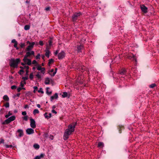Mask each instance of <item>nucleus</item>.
Returning <instances> with one entry per match:
<instances>
[{
  "instance_id": "obj_1",
  "label": "nucleus",
  "mask_w": 159,
  "mask_h": 159,
  "mask_svg": "<svg viewBox=\"0 0 159 159\" xmlns=\"http://www.w3.org/2000/svg\"><path fill=\"white\" fill-rule=\"evenodd\" d=\"M76 125V123H73L68 126V128L66 129L64 134V139L66 140L68 139L69 135L74 131Z\"/></svg>"
},
{
  "instance_id": "obj_2",
  "label": "nucleus",
  "mask_w": 159,
  "mask_h": 159,
  "mask_svg": "<svg viewBox=\"0 0 159 159\" xmlns=\"http://www.w3.org/2000/svg\"><path fill=\"white\" fill-rule=\"evenodd\" d=\"M19 58H17L16 59H12L10 61V65L11 67L13 68H17L18 63L20 62Z\"/></svg>"
},
{
  "instance_id": "obj_3",
  "label": "nucleus",
  "mask_w": 159,
  "mask_h": 159,
  "mask_svg": "<svg viewBox=\"0 0 159 159\" xmlns=\"http://www.w3.org/2000/svg\"><path fill=\"white\" fill-rule=\"evenodd\" d=\"M140 8L141 11V13L145 14L148 12V8L144 4H142L140 5Z\"/></svg>"
},
{
  "instance_id": "obj_4",
  "label": "nucleus",
  "mask_w": 159,
  "mask_h": 159,
  "mask_svg": "<svg viewBox=\"0 0 159 159\" xmlns=\"http://www.w3.org/2000/svg\"><path fill=\"white\" fill-rule=\"evenodd\" d=\"M16 119V117L13 116L10 117H9L5 121V122L6 124H8L10 123L12 121Z\"/></svg>"
},
{
  "instance_id": "obj_5",
  "label": "nucleus",
  "mask_w": 159,
  "mask_h": 159,
  "mask_svg": "<svg viewBox=\"0 0 159 159\" xmlns=\"http://www.w3.org/2000/svg\"><path fill=\"white\" fill-rule=\"evenodd\" d=\"M80 15L81 13L80 12L74 13L72 16L73 20L74 21H75Z\"/></svg>"
},
{
  "instance_id": "obj_6",
  "label": "nucleus",
  "mask_w": 159,
  "mask_h": 159,
  "mask_svg": "<svg viewBox=\"0 0 159 159\" xmlns=\"http://www.w3.org/2000/svg\"><path fill=\"white\" fill-rule=\"evenodd\" d=\"M27 57L24 56L23 60L25 64L30 66L31 64V61L30 59L27 58Z\"/></svg>"
},
{
  "instance_id": "obj_7",
  "label": "nucleus",
  "mask_w": 159,
  "mask_h": 159,
  "mask_svg": "<svg viewBox=\"0 0 159 159\" xmlns=\"http://www.w3.org/2000/svg\"><path fill=\"white\" fill-rule=\"evenodd\" d=\"M30 125L32 128H34L36 127L35 121L33 119H30Z\"/></svg>"
},
{
  "instance_id": "obj_8",
  "label": "nucleus",
  "mask_w": 159,
  "mask_h": 159,
  "mask_svg": "<svg viewBox=\"0 0 159 159\" xmlns=\"http://www.w3.org/2000/svg\"><path fill=\"white\" fill-rule=\"evenodd\" d=\"M35 44L34 42H32L26 48V50L27 51H30L33 48Z\"/></svg>"
},
{
  "instance_id": "obj_9",
  "label": "nucleus",
  "mask_w": 159,
  "mask_h": 159,
  "mask_svg": "<svg viewBox=\"0 0 159 159\" xmlns=\"http://www.w3.org/2000/svg\"><path fill=\"white\" fill-rule=\"evenodd\" d=\"M65 54L63 51H61L58 54V57L59 59H61L65 57Z\"/></svg>"
},
{
  "instance_id": "obj_10",
  "label": "nucleus",
  "mask_w": 159,
  "mask_h": 159,
  "mask_svg": "<svg viewBox=\"0 0 159 159\" xmlns=\"http://www.w3.org/2000/svg\"><path fill=\"white\" fill-rule=\"evenodd\" d=\"M49 48L48 46H47L45 50V56L48 57H49V55L50 53V52L49 51Z\"/></svg>"
},
{
  "instance_id": "obj_11",
  "label": "nucleus",
  "mask_w": 159,
  "mask_h": 159,
  "mask_svg": "<svg viewBox=\"0 0 159 159\" xmlns=\"http://www.w3.org/2000/svg\"><path fill=\"white\" fill-rule=\"evenodd\" d=\"M26 132L27 134H31L34 133V130L32 128H28L26 130Z\"/></svg>"
},
{
  "instance_id": "obj_12",
  "label": "nucleus",
  "mask_w": 159,
  "mask_h": 159,
  "mask_svg": "<svg viewBox=\"0 0 159 159\" xmlns=\"http://www.w3.org/2000/svg\"><path fill=\"white\" fill-rule=\"evenodd\" d=\"M34 51H31L27 52H26V54L25 55V57H28L31 55H34Z\"/></svg>"
},
{
  "instance_id": "obj_13",
  "label": "nucleus",
  "mask_w": 159,
  "mask_h": 159,
  "mask_svg": "<svg viewBox=\"0 0 159 159\" xmlns=\"http://www.w3.org/2000/svg\"><path fill=\"white\" fill-rule=\"evenodd\" d=\"M58 98V94L57 93H55L54 95L53 96H52L50 98V100L51 101H52L55 99H57Z\"/></svg>"
},
{
  "instance_id": "obj_14",
  "label": "nucleus",
  "mask_w": 159,
  "mask_h": 159,
  "mask_svg": "<svg viewBox=\"0 0 159 159\" xmlns=\"http://www.w3.org/2000/svg\"><path fill=\"white\" fill-rule=\"evenodd\" d=\"M17 132L19 133L18 136L20 137L24 135L23 131L22 129H19L17 130Z\"/></svg>"
},
{
  "instance_id": "obj_15",
  "label": "nucleus",
  "mask_w": 159,
  "mask_h": 159,
  "mask_svg": "<svg viewBox=\"0 0 159 159\" xmlns=\"http://www.w3.org/2000/svg\"><path fill=\"white\" fill-rule=\"evenodd\" d=\"M51 79L49 78H47L45 79L44 83L46 84H49L50 82Z\"/></svg>"
},
{
  "instance_id": "obj_16",
  "label": "nucleus",
  "mask_w": 159,
  "mask_h": 159,
  "mask_svg": "<svg viewBox=\"0 0 159 159\" xmlns=\"http://www.w3.org/2000/svg\"><path fill=\"white\" fill-rule=\"evenodd\" d=\"M77 51L78 52H81V50L83 48V46L82 45L78 46L77 47Z\"/></svg>"
},
{
  "instance_id": "obj_17",
  "label": "nucleus",
  "mask_w": 159,
  "mask_h": 159,
  "mask_svg": "<svg viewBox=\"0 0 159 159\" xmlns=\"http://www.w3.org/2000/svg\"><path fill=\"white\" fill-rule=\"evenodd\" d=\"M78 81H79L80 84H82L83 82L82 77L81 76H79L78 79Z\"/></svg>"
},
{
  "instance_id": "obj_18",
  "label": "nucleus",
  "mask_w": 159,
  "mask_h": 159,
  "mask_svg": "<svg viewBox=\"0 0 159 159\" xmlns=\"http://www.w3.org/2000/svg\"><path fill=\"white\" fill-rule=\"evenodd\" d=\"M3 99L5 101H8L9 100V98L7 95H5L3 97Z\"/></svg>"
},
{
  "instance_id": "obj_19",
  "label": "nucleus",
  "mask_w": 159,
  "mask_h": 159,
  "mask_svg": "<svg viewBox=\"0 0 159 159\" xmlns=\"http://www.w3.org/2000/svg\"><path fill=\"white\" fill-rule=\"evenodd\" d=\"M104 146V143L102 142H99L98 144V147H102Z\"/></svg>"
},
{
  "instance_id": "obj_20",
  "label": "nucleus",
  "mask_w": 159,
  "mask_h": 159,
  "mask_svg": "<svg viewBox=\"0 0 159 159\" xmlns=\"http://www.w3.org/2000/svg\"><path fill=\"white\" fill-rule=\"evenodd\" d=\"M34 147L36 149H38L39 148V146L38 144H35L34 145Z\"/></svg>"
},
{
  "instance_id": "obj_21",
  "label": "nucleus",
  "mask_w": 159,
  "mask_h": 159,
  "mask_svg": "<svg viewBox=\"0 0 159 159\" xmlns=\"http://www.w3.org/2000/svg\"><path fill=\"white\" fill-rule=\"evenodd\" d=\"M126 73V71L125 69H122L120 72V75H124Z\"/></svg>"
},
{
  "instance_id": "obj_22",
  "label": "nucleus",
  "mask_w": 159,
  "mask_h": 159,
  "mask_svg": "<svg viewBox=\"0 0 159 159\" xmlns=\"http://www.w3.org/2000/svg\"><path fill=\"white\" fill-rule=\"evenodd\" d=\"M67 95H68V93L67 92H64L63 93V94L62 95V97L63 98H64L67 97Z\"/></svg>"
},
{
  "instance_id": "obj_23",
  "label": "nucleus",
  "mask_w": 159,
  "mask_h": 159,
  "mask_svg": "<svg viewBox=\"0 0 159 159\" xmlns=\"http://www.w3.org/2000/svg\"><path fill=\"white\" fill-rule=\"evenodd\" d=\"M39 113V111L37 109H35L33 111V114L35 115L36 114H38Z\"/></svg>"
},
{
  "instance_id": "obj_24",
  "label": "nucleus",
  "mask_w": 159,
  "mask_h": 159,
  "mask_svg": "<svg viewBox=\"0 0 159 159\" xmlns=\"http://www.w3.org/2000/svg\"><path fill=\"white\" fill-rule=\"evenodd\" d=\"M30 26L29 25H25L24 26V29L26 30H28L30 29Z\"/></svg>"
},
{
  "instance_id": "obj_25",
  "label": "nucleus",
  "mask_w": 159,
  "mask_h": 159,
  "mask_svg": "<svg viewBox=\"0 0 159 159\" xmlns=\"http://www.w3.org/2000/svg\"><path fill=\"white\" fill-rule=\"evenodd\" d=\"M26 84V82L25 81H22L20 84V86L21 87H23L24 86V84Z\"/></svg>"
},
{
  "instance_id": "obj_26",
  "label": "nucleus",
  "mask_w": 159,
  "mask_h": 159,
  "mask_svg": "<svg viewBox=\"0 0 159 159\" xmlns=\"http://www.w3.org/2000/svg\"><path fill=\"white\" fill-rule=\"evenodd\" d=\"M57 68H56L55 69V71L52 74H51V73H49V74L51 75L52 76H54L56 74V72H57Z\"/></svg>"
},
{
  "instance_id": "obj_27",
  "label": "nucleus",
  "mask_w": 159,
  "mask_h": 159,
  "mask_svg": "<svg viewBox=\"0 0 159 159\" xmlns=\"http://www.w3.org/2000/svg\"><path fill=\"white\" fill-rule=\"evenodd\" d=\"M12 115V113L11 112V111H9L8 114L5 115V117L6 118H8L9 116Z\"/></svg>"
},
{
  "instance_id": "obj_28",
  "label": "nucleus",
  "mask_w": 159,
  "mask_h": 159,
  "mask_svg": "<svg viewBox=\"0 0 159 159\" xmlns=\"http://www.w3.org/2000/svg\"><path fill=\"white\" fill-rule=\"evenodd\" d=\"M49 88H47L46 89V93L48 95H50L52 93L51 91H48Z\"/></svg>"
},
{
  "instance_id": "obj_29",
  "label": "nucleus",
  "mask_w": 159,
  "mask_h": 159,
  "mask_svg": "<svg viewBox=\"0 0 159 159\" xmlns=\"http://www.w3.org/2000/svg\"><path fill=\"white\" fill-rule=\"evenodd\" d=\"M156 86H157V85L156 84L154 83V84H151L149 86V87L151 88H153L154 87H156Z\"/></svg>"
},
{
  "instance_id": "obj_30",
  "label": "nucleus",
  "mask_w": 159,
  "mask_h": 159,
  "mask_svg": "<svg viewBox=\"0 0 159 159\" xmlns=\"http://www.w3.org/2000/svg\"><path fill=\"white\" fill-rule=\"evenodd\" d=\"M48 43L49 44L48 45H47V46H48L49 49H50L51 46L52 45V42L51 40H50L49 41Z\"/></svg>"
},
{
  "instance_id": "obj_31",
  "label": "nucleus",
  "mask_w": 159,
  "mask_h": 159,
  "mask_svg": "<svg viewBox=\"0 0 159 159\" xmlns=\"http://www.w3.org/2000/svg\"><path fill=\"white\" fill-rule=\"evenodd\" d=\"M44 116L46 118H47V119H48L49 118V116L48 115H47V113H45V114H44Z\"/></svg>"
},
{
  "instance_id": "obj_32",
  "label": "nucleus",
  "mask_w": 159,
  "mask_h": 159,
  "mask_svg": "<svg viewBox=\"0 0 159 159\" xmlns=\"http://www.w3.org/2000/svg\"><path fill=\"white\" fill-rule=\"evenodd\" d=\"M38 92L39 93H43V89L42 88H40L38 90Z\"/></svg>"
},
{
  "instance_id": "obj_33",
  "label": "nucleus",
  "mask_w": 159,
  "mask_h": 159,
  "mask_svg": "<svg viewBox=\"0 0 159 159\" xmlns=\"http://www.w3.org/2000/svg\"><path fill=\"white\" fill-rule=\"evenodd\" d=\"M23 120L27 121L28 120V116H25L22 117Z\"/></svg>"
},
{
  "instance_id": "obj_34",
  "label": "nucleus",
  "mask_w": 159,
  "mask_h": 159,
  "mask_svg": "<svg viewBox=\"0 0 159 159\" xmlns=\"http://www.w3.org/2000/svg\"><path fill=\"white\" fill-rule=\"evenodd\" d=\"M25 45V44L23 43H21L20 44V47L21 48H24Z\"/></svg>"
},
{
  "instance_id": "obj_35",
  "label": "nucleus",
  "mask_w": 159,
  "mask_h": 159,
  "mask_svg": "<svg viewBox=\"0 0 159 159\" xmlns=\"http://www.w3.org/2000/svg\"><path fill=\"white\" fill-rule=\"evenodd\" d=\"M44 156H45V155L44 154L41 153L38 156L39 157H40V158L41 159V158H43L44 157Z\"/></svg>"
},
{
  "instance_id": "obj_36",
  "label": "nucleus",
  "mask_w": 159,
  "mask_h": 159,
  "mask_svg": "<svg viewBox=\"0 0 159 159\" xmlns=\"http://www.w3.org/2000/svg\"><path fill=\"white\" fill-rule=\"evenodd\" d=\"M20 95V93H18L16 95H14L13 96V98H15L17 97H19Z\"/></svg>"
},
{
  "instance_id": "obj_37",
  "label": "nucleus",
  "mask_w": 159,
  "mask_h": 159,
  "mask_svg": "<svg viewBox=\"0 0 159 159\" xmlns=\"http://www.w3.org/2000/svg\"><path fill=\"white\" fill-rule=\"evenodd\" d=\"M5 107L6 108L9 107V102H7L4 105Z\"/></svg>"
},
{
  "instance_id": "obj_38",
  "label": "nucleus",
  "mask_w": 159,
  "mask_h": 159,
  "mask_svg": "<svg viewBox=\"0 0 159 159\" xmlns=\"http://www.w3.org/2000/svg\"><path fill=\"white\" fill-rule=\"evenodd\" d=\"M53 62V60L52 59H50L48 62V64H50Z\"/></svg>"
},
{
  "instance_id": "obj_39",
  "label": "nucleus",
  "mask_w": 159,
  "mask_h": 159,
  "mask_svg": "<svg viewBox=\"0 0 159 159\" xmlns=\"http://www.w3.org/2000/svg\"><path fill=\"white\" fill-rule=\"evenodd\" d=\"M36 76L38 78V79H40L41 78V76L39 74V73H38L36 75Z\"/></svg>"
},
{
  "instance_id": "obj_40",
  "label": "nucleus",
  "mask_w": 159,
  "mask_h": 159,
  "mask_svg": "<svg viewBox=\"0 0 159 159\" xmlns=\"http://www.w3.org/2000/svg\"><path fill=\"white\" fill-rule=\"evenodd\" d=\"M30 78L31 79V80H32L33 78V73H31L30 74Z\"/></svg>"
},
{
  "instance_id": "obj_41",
  "label": "nucleus",
  "mask_w": 159,
  "mask_h": 159,
  "mask_svg": "<svg viewBox=\"0 0 159 159\" xmlns=\"http://www.w3.org/2000/svg\"><path fill=\"white\" fill-rule=\"evenodd\" d=\"M45 68H44L43 67L42 68L41 70L40 71L43 74H44V73H45Z\"/></svg>"
},
{
  "instance_id": "obj_42",
  "label": "nucleus",
  "mask_w": 159,
  "mask_h": 159,
  "mask_svg": "<svg viewBox=\"0 0 159 159\" xmlns=\"http://www.w3.org/2000/svg\"><path fill=\"white\" fill-rule=\"evenodd\" d=\"M42 68L41 66H38L37 67V69L39 70H40Z\"/></svg>"
},
{
  "instance_id": "obj_43",
  "label": "nucleus",
  "mask_w": 159,
  "mask_h": 159,
  "mask_svg": "<svg viewBox=\"0 0 159 159\" xmlns=\"http://www.w3.org/2000/svg\"><path fill=\"white\" fill-rule=\"evenodd\" d=\"M40 54H38L36 56V59H38L40 58Z\"/></svg>"
},
{
  "instance_id": "obj_44",
  "label": "nucleus",
  "mask_w": 159,
  "mask_h": 159,
  "mask_svg": "<svg viewBox=\"0 0 159 159\" xmlns=\"http://www.w3.org/2000/svg\"><path fill=\"white\" fill-rule=\"evenodd\" d=\"M28 79V77H22V79L23 80V81H25L26 80H27Z\"/></svg>"
},
{
  "instance_id": "obj_45",
  "label": "nucleus",
  "mask_w": 159,
  "mask_h": 159,
  "mask_svg": "<svg viewBox=\"0 0 159 159\" xmlns=\"http://www.w3.org/2000/svg\"><path fill=\"white\" fill-rule=\"evenodd\" d=\"M23 69H29V67L28 66H26L25 65L24 66Z\"/></svg>"
},
{
  "instance_id": "obj_46",
  "label": "nucleus",
  "mask_w": 159,
  "mask_h": 159,
  "mask_svg": "<svg viewBox=\"0 0 159 159\" xmlns=\"http://www.w3.org/2000/svg\"><path fill=\"white\" fill-rule=\"evenodd\" d=\"M39 44L41 46H43V42L42 41H40L39 42Z\"/></svg>"
},
{
  "instance_id": "obj_47",
  "label": "nucleus",
  "mask_w": 159,
  "mask_h": 159,
  "mask_svg": "<svg viewBox=\"0 0 159 159\" xmlns=\"http://www.w3.org/2000/svg\"><path fill=\"white\" fill-rule=\"evenodd\" d=\"M34 93L35 92V91L37 90L38 89V87L37 86H34Z\"/></svg>"
},
{
  "instance_id": "obj_48",
  "label": "nucleus",
  "mask_w": 159,
  "mask_h": 159,
  "mask_svg": "<svg viewBox=\"0 0 159 159\" xmlns=\"http://www.w3.org/2000/svg\"><path fill=\"white\" fill-rule=\"evenodd\" d=\"M22 114L23 115V116H26V112L25 111H23L22 112Z\"/></svg>"
},
{
  "instance_id": "obj_49",
  "label": "nucleus",
  "mask_w": 159,
  "mask_h": 159,
  "mask_svg": "<svg viewBox=\"0 0 159 159\" xmlns=\"http://www.w3.org/2000/svg\"><path fill=\"white\" fill-rule=\"evenodd\" d=\"M16 86L15 85H13L11 87V89H16Z\"/></svg>"
},
{
  "instance_id": "obj_50",
  "label": "nucleus",
  "mask_w": 159,
  "mask_h": 159,
  "mask_svg": "<svg viewBox=\"0 0 159 159\" xmlns=\"http://www.w3.org/2000/svg\"><path fill=\"white\" fill-rule=\"evenodd\" d=\"M22 90V89H21V87L18 88L17 89V90L18 92H20V90Z\"/></svg>"
},
{
  "instance_id": "obj_51",
  "label": "nucleus",
  "mask_w": 159,
  "mask_h": 159,
  "mask_svg": "<svg viewBox=\"0 0 159 159\" xmlns=\"http://www.w3.org/2000/svg\"><path fill=\"white\" fill-rule=\"evenodd\" d=\"M11 42L12 43H17V42L15 39H13L11 40Z\"/></svg>"
},
{
  "instance_id": "obj_52",
  "label": "nucleus",
  "mask_w": 159,
  "mask_h": 159,
  "mask_svg": "<svg viewBox=\"0 0 159 159\" xmlns=\"http://www.w3.org/2000/svg\"><path fill=\"white\" fill-rule=\"evenodd\" d=\"M50 7H48L45 8V10L46 11H48L50 10Z\"/></svg>"
},
{
  "instance_id": "obj_53",
  "label": "nucleus",
  "mask_w": 159,
  "mask_h": 159,
  "mask_svg": "<svg viewBox=\"0 0 159 159\" xmlns=\"http://www.w3.org/2000/svg\"><path fill=\"white\" fill-rule=\"evenodd\" d=\"M4 140L3 139H1L0 140V143H4Z\"/></svg>"
},
{
  "instance_id": "obj_54",
  "label": "nucleus",
  "mask_w": 159,
  "mask_h": 159,
  "mask_svg": "<svg viewBox=\"0 0 159 159\" xmlns=\"http://www.w3.org/2000/svg\"><path fill=\"white\" fill-rule=\"evenodd\" d=\"M37 63V61L35 60H34L33 61L32 63L33 64H36Z\"/></svg>"
},
{
  "instance_id": "obj_55",
  "label": "nucleus",
  "mask_w": 159,
  "mask_h": 159,
  "mask_svg": "<svg viewBox=\"0 0 159 159\" xmlns=\"http://www.w3.org/2000/svg\"><path fill=\"white\" fill-rule=\"evenodd\" d=\"M52 112L54 114H56L57 113V112L54 109L52 110Z\"/></svg>"
},
{
  "instance_id": "obj_56",
  "label": "nucleus",
  "mask_w": 159,
  "mask_h": 159,
  "mask_svg": "<svg viewBox=\"0 0 159 159\" xmlns=\"http://www.w3.org/2000/svg\"><path fill=\"white\" fill-rule=\"evenodd\" d=\"M34 159H41L40 158V157H39L38 156H36L35 157H34Z\"/></svg>"
},
{
  "instance_id": "obj_57",
  "label": "nucleus",
  "mask_w": 159,
  "mask_h": 159,
  "mask_svg": "<svg viewBox=\"0 0 159 159\" xmlns=\"http://www.w3.org/2000/svg\"><path fill=\"white\" fill-rule=\"evenodd\" d=\"M17 44H18L17 42L16 43H15L14 45V47L15 48H16V47L17 46Z\"/></svg>"
},
{
  "instance_id": "obj_58",
  "label": "nucleus",
  "mask_w": 159,
  "mask_h": 159,
  "mask_svg": "<svg viewBox=\"0 0 159 159\" xmlns=\"http://www.w3.org/2000/svg\"><path fill=\"white\" fill-rule=\"evenodd\" d=\"M52 72H54V69H51V70H50V72H49V73H51V74H52V73H52Z\"/></svg>"
},
{
  "instance_id": "obj_59",
  "label": "nucleus",
  "mask_w": 159,
  "mask_h": 159,
  "mask_svg": "<svg viewBox=\"0 0 159 159\" xmlns=\"http://www.w3.org/2000/svg\"><path fill=\"white\" fill-rule=\"evenodd\" d=\"M5 147L7 148H9V145L7 144H6L5 145Z\"/></svg>"
},
{
  "instance_id": "obj_60",
  "label": "nucleus",
  "mask_w": 159,
  "mask_h": 159,
  "mask_svg": "<svg viewBox=\"0 0 159 159\" xmlns=\"http://www.w3.org/2000/svg\"><path fill=\"white\" fill-rule=\"evenodd\" d=\"M37 106L38 108H40V105L39 104H38L37 105Z\"/></svg>"
},
{
  "instance_id": "obj_61",
  "label": "nucleus",
  "mask_w": 159,
  "mask_h": 159,
  "mask_svg": "<svg viewBox=\"0 0 159 159\" xmlns=\"http://www.w3.org/2000/svg\"><path fill=\"white\" fill-rule=\"evenodd\" d=\"M48 115L49 116V118H50L52 116L51 114V113H49Z\"/></svg>"
},
{
  "instance_id": "obj_62",
  "label": "nucleus",
  "mask_w": 159,
  "mask_h": 159,
  "mask_svg": "<svg viewBox=\"0 0 159 159\" xmlns=\"http://www.w3.org/2000/svg\"><path fill=\"white\" fill-rule=\"evenodd\" d=\"M28 70H29V69H26V74L27 75V74H28V72H29Z\"/></svg>"
},
{
  "instance_id": "obj_63",
  "label": "nucleus",
  "mask_w": 159,
  "mask_h": 159,
  "mask_svg": "<svg viewBox=\"0 0 159 159\" xmlns=\"http://www.w3.org/2000/svg\"><path fill=\"white\" fill-rule=\"evenodd\" d=\"M133 59L134 60H135V64H136V62H137V61H136V59H135V57H133Z\"/></svg>"
},
{
  "instance_id": "obj_64",
  "label": "nucleus",
  "mask_w": 159,
  "mask_h": 159,
  "mask_svg": "<svg viewBox=\"0 0 159 159\" xmlns=\"http://www.w3.org/2000/svg\"><path fill=\"white\" fill-rule=\"evenodd\" d=\"M27 44H29V45L31 44V43H30V41H27Z\"/></svg>"
}]
</instances>
